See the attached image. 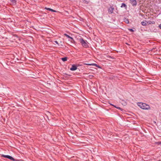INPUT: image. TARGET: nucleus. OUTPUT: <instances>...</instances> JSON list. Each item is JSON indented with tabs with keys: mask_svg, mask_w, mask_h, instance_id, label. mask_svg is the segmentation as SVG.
Wrapping results in <instances>:
<instances>
[{
	"mask_svg": "<svg viewBox=\"0 0 161 161\" xmlns=\"http://www.w3.org/2000/svg\"><path fill=\"white\" fill-rule=\"evenodd\" d=\"M137 105L141 108L143 109H150L149 105L143 103H138Z\"/></svg>",
	"mask_w": 161,
	"mask_h": 161,
	"instance_id": "1",
	"label": "nucleus"
},
{
	"mask_svg": "<svg viewBox=\"0 0 161 161\" xmlns=\"http://www.w3.org/2000/svg\"><path fill=\"white\" fill-rule=\"evenodd\" d=\"M79 41L83 47L86 48L88 47V45L86 40H84L82 38H80L79 39Z\"/></svg>",
	"mask_w": 161,
	"mask_h": 161,
	"instance_id": "2",
	"label": "nucleus"
},
{
	"mask_svg": "<svg viewBox=\"0 0 161 161\" xmlns=\"http://www.w3.org/2000/svg\"><path fill=\"white\" fill-rule=\"evenodd\" d=\"M2 156L3 157L8 158L13 161H15V159L14 158L9 155H3Z\"/></svg>",
	"mask_w": 161,
	"mask_h": 161,
	"instance_id": "3",
	"label": "nucleus"
},
{
	"mask_svg": "<svg viewBox=\"0 0 161 161\" xmlns=\"http://www.w3.org/2000/svg\"><path fill=\"white\" fill-rule=\"evenodd\" d=\"M10 2V4L13 5H15L16 4V0H8Z\"/></svg>",
	"mask_w": 161,
	"mask_h": 161,
	"instance_id": "4",
	"label": "nucleus"
},
{
	"mask_svg": "<svg viewBox=\"0 0 161 161\" xmlns=\"http://www.w3.org/2000/svg\"><path fill=\"white\" fill-rule=\"evenodd\" d=\"M130 3L133 6H136L137 4L136 1V0H130Z\"/></svg>",
	"mask_w": 161,
	"mask_h": 161,
	"instance_id": "5",
	"label": "nucleus"
},
{
	"mask_svg": "<svg viewBox=\"0 0 161 161\" xmlns=\"http://www.w3.org/2000/svg\"><path fill=\"white\" fill-rule=\"evenodd\" d=\"M114 8L113 7H110L108 9V13L110 14L113 13Z\"/></svg>",
	"mask_w": 161,
	"mask_h": 161,
	"instance_id": "6",
	"label": "nucleus"
},
{
	"mask_svg": "<svg viewBox=\"0 0 161 161\" xmlns=\"http://www.w3.org/2000/svg\"><path fill=\"white\" fill-rule=\"evenodd\" d=\"M77 69L76 66L75 64H73L72 67L70 68V70L72 71H74L76 70Z\"/></svg>",
	"mask_w": 161,
	"mask_h": 161,
	"instance_id": "7",
	"label": "nucleus"
},
{
	"mask_svg": "<svg viewBox=\"0 0 161 161\" xmlns=\"http://www.w3.org/2000/svg\"><path fill=\"white\" fill-rule=\"evenodd\" d=\"M45 9H47V10H49V11H51L53 12H57L56 10H53V9H51L50 8H48L46 7L45 8Z\"/></svg>",
	"mask_w": 161,
	"mask_h": 161,
	"instance_id": "8",
	"label": "nucleus"
},
{
	"mask_svg": "<svg viewBox=\"0 0 161 161\" xmlns=\"http://www.w3.org/2000/svg\"><path fill=\"white\" fill-rule=\"evenodd\" d=\"M64 35L65 36H66L68 38H69V39H71V40H73V38L72 37H70V36H69L67 34H64Z\"/></svg>",
	"mask_w": 161,
	"mask_h": 161,
	"instance_id": "9",
	"label": "nucleus"
},
{
	"mask_svg": "<svg viewBox=\"0 0 161 161\" xmlns=\"http://www.w3.org/2000/svg\"><path fill=\"white\" fill-rule=\"evenodd\" d=\"M146 22H147V21H145L142 22L141 23V24L142 25H143L144 26H146V25H147V23Z\"/></svg>",
	"mask_w": 161,
	"mask_h": 161,
	"instance_id": "10",
	"label": "nucleus"
},
{
	"mask_svg": "<svg viewBox=\"0 0 161 161\" xmlns=\"http://www.w3.org/2000/svg\"><path fill=\"white\" fill-rule=\"evenodd\" d=\"M124 21L127 24H128L129 23V21L128 19H126V18H125L124 19Z\"/></svg>",
	"mask_w": 161,
	"mask_h": 161,
	"instance_id": "11",
	"label": "nucleus"
},
{
	"mask_svg": "<svg viewBox=\"0 0 161 161\" xmlns=\"http://www.w3.org/2000/svg\"><path fill=\"white\" fill-rule=\"evenodd\" d=\"M84 64L85 65H95L96 66H97V64H86V63H85Z\"/></svg>",
	"mask_w": 161,
	"mask_h": 161,
	"instance_id": "12",
	"label": "nucleus"
},
{
	"mask_svg": "<svg viewBox=\"0 0 161 161\" xmlns=\"http://www.w3.org/2000/svg\"><path fill=\"white\" fill-rule=\"evenodd\" d=\"M61 59L63 61L65 62L67 60V58L66 57H64L62 58Z\"/></svg>",
	"mask_w": 161,
	"mask_h": 161,
	"instance_id": "13",
	"label": "nucleus"
},
{
	"mask_svg": "<svg viewBox=\"0 0 161 161\" xmlns=\"http://www.w3.org/2000/svg\"><path fill=\"white\" fill-rule=\"evenodd\" d=\"M126 6H126V5L125 3H122V5H121V8H122V7H124L126 8Z\"/></svg>",
	"mask_w": 161,
	"mask_h": 161,
	"instance_id": "14",
	"label": "nucleus"
},
{
	"mask_svg": "<svg viewBox=\"0 0 161 161\" xmlns=\"http://www.w3.org/2000/svg\"><path fill=\"white\" fill-rule=\"evenodd\" d=\"M155 23V22L154 21H150L149 22V24H154Z\"/></svg>",
	"mask_w": 161,
	"mask_h": 161,
	"instance_id": "15",
	"label": "nucleus"
},
{
	"mask_svg": "<svg viewBox=\"0 0 161 161\" xmlns=\"http://www.w3.org/2000/svg\"><path fill=\"white\" fill-rule=\"evenodd\" d=\"M111 105H113V106H114V107H115V108H118V109H120V110H121V108H120V107H116V106H114V105H112V104H111Z\"/></svg>",
	"mask_w": 161,
	"mask_h": 161,
	"instance_id": "16",
	"label": "nucleus"
},
{
	"mask_svg": "<svg viewBox=\"0 0 161 161\" xmlns=\"http://www.w3.org/2000/svg\"><path fill=\"white\" fill-rule=\"evenodd\" d=\"M129 30L130 31H131V32H133L134 31V30L132 29H129Z\"/></svg>",
	"mask_w": 161,
	"mask_h": 161,
	"instance_id": "17",
	"label": "nucleus"
},
{
	"mask_svg": "<svg viewBox=\"0 0 161 161\" xmlns=\"http://www.w3.org/2000/svg\"><path fill=\"white\" fill-rule=\"evenodd\" d=\"M158 145H161V142H158Z\"/></svg>",
	"mask_w": 161,
	"mask_h": 161,
	"instance_id": "18",
	"label": "nucleus"
},
{
	"mask_svg": "<svg viewBox=\"0 0 161 161\" xmlns=\"http://www.w3.org/2000/svg\"><path fill=\"white\" fill-rule=\"evenodd\" d=\"M159 26V27L161 29V24H160V25H159L158 26Z\"/></svg>",
	"mask_w": 161,
	"mask_h": 161,
	"instance_id": "19",
	"label": "nucleus"
},
{
	"mask_svg": "<svg viewBox=\"0 0 161 161\" xmlns=\"http://www.w3.org/2000/svg\"><path fill=\"white\" fill-rule=\"evenodd\" d=\"M55 43H56V44H58V42L57 41H55Z\"/></svg>",
	"mask_w": 161,
	"mask_h": 161,
	"instance_id": "20",
	"label": "nucleus"
},
{
	"mask_svg": "<svg viewBox=\"0 0 161 161\" xmlns=\"http://www.w3.org/2000/svg\"><path fill=\"white\" fill-rule=\"evenodd\" d=\"M109 58H111V57L110 56H109Z\"/></svg>",
	"mask_w": 161,
	"mask_h": 161,
	"instance_id": "21",
	"label": "nucleus"
}]
</instances>
